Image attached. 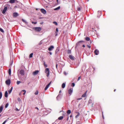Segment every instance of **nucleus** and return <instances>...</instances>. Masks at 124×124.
<instances>
[{
    "instance_id": "36",
    "label": "nucleus",
    "mask_w": 124,
    "mask_h": 124,
    "mask_svg": "<svg viewBox=\"0 0 124 124\" xmlns=\"http://www.w3.org/2000/svg\"><path fill=\"white\" fill-rule=\"evenodd\" d=\"M81 10V8L80 7H78L77 8V10L78 11H80Z\"/></svg>"
},
{
    "instance_id": "48",
    "label": "nucleus",
    "mask_w": 124,
    "mask_h": 124,
    "mask_svg": "<svg viewBox=\"0 0 124 124\" xmlns=\"http://www.w3.org/2000/svg\"><path fill=\"white\" fill-rule=\"evenodd\" d=\"M64 73L65 75H66L67 74L66 72H64Z\"/></svg>"
},
{
    "instance_id": "19",
    "label": "nucleus",
    "mask_w": 124,
    "mask_h": 124,
    "mask_svg": "<svg viewBox=\"0 0 124 124\" xmlns=\"http://www.w3.org/2000/svg\"><path fill=\"white\" fill-rule=\"evenodd\" d=\"M15 0H10L9 1L10 3H15Z\"/></svg>"
},
{
    "instance_id": "11",
    "label": "nucleus",
    "mask_w": 124,
    "mask_h": 124,
    "mask_svg": "<svg viewBox=\"0 0 124 124\" xmlns=\"http://www.w3.org/2000/svg\"><path fill=\"white\" fill-rule=\"evenodd\" d=\"M94 53L95 55H98L99 54V51L97 49H96L94 51Z\"/></svg>"
},
{
    "instance_id": "45",
    "label": "nucleus",
    "mask_w": 124,
    "mask_h": 124,
    "mask_svg": "<svg viewBox=\"0 0 124 124\" xmlns=\"http://www.w3.org/2000/svg\"><path fill=\"white\" fill-rule=\"evenodd\" d=\"M82 99V98H78V99H77V100H80L81 99Z\"/></svg>"
},
{
    "instance_id": "42",
    "label": "nucleus",
    "mask_w": 124,
    "mask_h": 124,
    "mask_svg": "<svg viewBox=\"0 0 124 124\" xmlns=\"http://www.w3.org/2000/svg\"><path fill=\"white\" fill-rule=\"evenodd\" d=\"M79 113H78V115H76V118H77V117L79 116Z\"/></svg>"
},
{
    "instance_id": "23",
    "label": "nucleus",
    "mask_w": 124,
    "mask_h": 124,
    "mask_svg": "<svg viewBox=\"0 0 124 124\" xmlns=\"http://www.w3.org/2000/svg\"><path fill=\"white\" fill-rule=\"evenodd\" d=\"M63 118V116H61L60 117H59L58 118V119L59 120H62Z\"/></svg>"
},
{
    "instance_id": "4",
    "label": "nucleus",
    "mask_w": 124,
    "mask_h": 124,
    "mask_svg": "<svg viewBox=\"0 0 124 124\" xmlns=\"http://www.w3.org/2000/svg\"><path fill=\"white\" fill-rule=\"evenodd\" d=\"M40 11L44 14H45L46 13V11L44 9L42 8L41 9Z\"/></svg>"
},
{
    "instance_id": "44",
    "label": "nucleus",
    "mask_w": 124,
    "mask_h": 124,
    "mask_svg": "<svg viewBox=\"0 0 124 124\" xmlns=\"http://www.w3.org/2000/svg\"><path fill=\"white\" fill-rule=\"evenodd\" d=\"M72 86L73 87H74V86L75 85V84L74 83H72Z\"/></svg>"
},
{
    "instance_id": "24",
    "label": "nucleus",
    "mask_w": 124,
    "mask_h": 124,
    "mask_svg": "<svg viewBox=\"0 0 124 124\" xmlns=\"http://www.w3.org/2000/svg\"><path fill=\"white\" fill-rule=\"evenodd\" d=\"M60 6H59L58 7L54 9V10H58L60 8Z\"/></svg>"
},
{
    "instance_id": "10",
    "label": "nucleus",
    "mask_w": 124,
    "mask_h": 124,
    "mask_svg": "<svg viewBox=\"0 0 124 124\" xmlns=\"http://www.w3.org/2000/svg\"><path fill=\"white\" fill-rule=\"evenodd\" d=\"M39 72V70H36L33 72V74L34 75H36L37 74H38Z\"/></svg>"
},
{
    "instance_id": "27",
    "label": "nucleus",
    "mask_w": 124,
    "mask_h": 124,
    "mask_svg": "<svg viewBox=\"0 0 124 124\" xmlns=\"http://www.w3.org/2000/svg\"><path fill=\"white\" fill-rule=\"evenodd\" d=\"M9 118H8V119H7L5 121H4L2 124H5V123L8 120Z\"/></svg>"
},
{
    "instance_id": "20",
    "label": "nucleus",
    "mask_w": 124,
    "mask_h": 124,
    "mask_svg": "<svg viewBox=\"0 0 124 124\" xmlns=\"http://www.w3.org/2000/svg\"><path fill=\"white\" fill-rule=\"evenodd\" d=\"M85 39L86 41H89L90 40V38L87 37H86Z\"/></svg>"
},
{
    "instance_id": "46",
    "label": "nucleus",
    "mask_w": 124,
    "mask_h": 124,
    "mask_svg": "<svg viewBox=\"0 0 124 124\" xmlns=\"http://www.w3.org/2000/svg\"><path fill=\"white\" fill-rule=\"evenodd\" d=\"M102 117H103V119H104V116H103V112H102Z\"/></svg>"
},
{
    "instance_id": "58",
    "label": "nucleus",
    "mask_w": 124,
    "mask_h": 124,
    "mask_svg": "<svg viewBox=\"0 0 124 124\" xmlns=\"http://www.w3.org/2000/svg\"><path fill=\"white\" fill-rule=\"evenodd\" d=\"M59 95L58 96H57V98L58 97V96H59Z\"/></svg>"
},
{
    "instance_id": "15",
    "label": "nucleus",
    "mask_w": 124,
    "mask_h": 124,
    "mask_svg": "<svg viewBox=\"0 0 124 124\" xmlns=\"http://www.w3.org/2000/svg\"><path fill=\"white\" fill-rule=\"evenodd\" d=\"M70 58L72 60H74V57L71 55H70L69 56Z\"/></svg>"
},
{
    "instance_id": "38",
    "label": "nucleus",
    "mask_w": 124,
    "mask_h": 124,
    "mask_svg": "<svg viewBox=\"0 0 124 124\" xmlns=\"http://www.w3.org/2000/svg\"><path fill=\"white\" fill-rule=\"evenodd\" d=\"M0 31L2 32H4L3 30L1 28H0Z\"/></svg>"
},
{
    "instance_id": "47",
    "label": "nucleus",
    "mask_w": 124,
    "mask_h": 124,
    "mask_svg": "<svg viewBox=\"0 0 124 124\" xmlns=\"http://www.w3.org/2000/svg\"><path fill=\"white\" fill-rule=\"evenodd\" d=\"M84 41H79L78 42L80 43V42H83Z\"/></svg>"
},
{
    "instance_id": "12",
    "label": "nucleus",
    "mask_w": 124,
    "mask_h": 124,
    "mask_svg": "<svg viewBox=\"0 0 124 124\" xmlns=\"http://www.w3.org/2000/svg\"><path fill=\"white\" fill-rule=\"evenodd\" d=\"M54 48V46H51L48 48V50L49 51H51Z\"/></svg>"
},
{
    "instance_id": "7",
    "label": "nucleus",
    "mask_w": 124,
    "mask_h": 124,
    "mask_svg": "<svg viewBox=\"0 0 124 124\" xmlns=\"http://www.w3.org/2000/svg\"><path fill=\"white\" fill-rule=\"evenodd\" d=\"M19 73L21 75H24V72L23 70H21L20 71Z\"/></svg>"
},
{
    "instance_id": "41",
    "label": "nucleus",
    "mask_w": 124,
    "mask_h": 124,
    "mask_svg": "<svg viewBox=\"0 0 124 124\" xmlns=\"http://www.w3.org/2000/svg\"><path fill=\"white\" fill-rule=\"evenodd\" d=\"M87 46L88 48H90L91 47V46H90L89 45H87Z\"/></svg>"
},
{
    "instance_id": "43",
    "label": "nucleus",
    "mask_w": 124,
    "mask_h": 124,
    "mask_svg": "<svg viewBox=\"0 0 124 124\" xmlns=\"http://www.w3.org/2000/svg\"><path fill=\"white\" fill-rule=\"evenodd\" d=\"M32 23L33 24V23H34V24H36L37 23V22H32Z\"/></svg>"
},
{
    "instance_id": "17",
    "label": "nucleus",
    "mask_w": 124,
    "mask_h": 124,
    "mask_svg": "<svg viewBox=\"0 0 124 124\" xmlns=\"http://www.w3.org/2000/svg\"><path fill=\"white\" fill-rule=\"evenodd\" d=\"M5 96L6 97H8V93L7 91H6L5 92Z\"/></svg>"
},
{
    "instance_id": "63",
    "label": "nucleus",
    "mask_w": 124,
    "mask_h": 124,
    "mask_svg": "<svg viewBox=\"0 0 124 124\" xmlns=\"http://www.w3.org/2000/svg\"><path fill=\"white\" fill-rule=\"evenodd\" d=\"M57 2L58 1V0H56Z\"/></svg>"
},
{
    "instance_id": "31",
    "label": "nucleus",
    "mask_w": 124,
    "mask_h": 124,
    "mask_svg": "<svg viewBox=\"0 0 124 124\" xmlns=\"http://www.w3.org/2000/svg\"><path fill=\"white\" fill-rule=\"evenodd\" d=\"M59 48H57L55 51V53H58L59 52Z\"/></svg>"
},
{
    "instance_id": "3",
    "label": "nucleus",
    "mask_w": 124,
    "mask_h": 124,
    "mask_svg": "<svg viewBox=\"0 0 124 124\" xmlns=\"http://www.w3.org/2000/svg\"><path fill=\"white\" fill-rule=\"evenodd\" d=\"M34 28L35 30L37 31H39L41 30V28L40 27H36Z\"/></svg>"
},
{
    "instance_id": "9",
    "label": "nucleus",
    "mask_w": 124,
    "mask_h": 124,
    "mask_svg": "<svg viewBox=\"0 0 124 124\" xmlns=\"http://www.w3.org/2000/svg\"><path fill=\"white\" fill-rule=\"evenodd\" d=\"M7 7H5L4 8L3 10L2 11V13H3V14H4L5 13L6 11H7Z\"/></svg>"
},
{
    "instance_id": "34",
    "label": "nucleus",
    "mask_w": 124,
    "mask_h": 124,
    "mask_svg": "<svg viewBox=\"0 0 124 124\" xmlns=\"http://www.w3.org/2000/svg\"><path fill=\"white\" fill-rule=\"evenodd\" d=\"M53 23L56 25H57V23L56 22H54Z\"/></svg>"
},
{
    "instance_id": "25",
    "label": "nucleus",
    "mask_w": 124,
    "mask_h": 124,
    "mask_svg": "<svg viewBox=\"0 0 124 124\" xmlns=\"http://www.w3.org/2000/svg\"><path fill=\"white\" fill-rule=\"evenodd\" d=\"M3 107L2 106H1L0 107V113L3 110Z\"/></svg>"
},
{
    "instance_id": "1",
    "label": "nucleus",
    "mask_w": 124,
    "mask_h": 124,
    "mask_svg": "<svg viewBox=\"0 0 124 124\" xmlns=\"http://www.w3.org/2000/svg\"><path fill=\"white\" fill-rule=\"evenodd\" d=\"M45 72L46 74V76L48 77L50 74V71L49 69L48 68H46L45 70Z\"/></svg>"
},
{
    "instance_id": "61",
    "label": "nucleus",
    "mask_w": 124,
    "mask_h": 124,
    "mask_svg": "<svg viewBox=\"0 0 124 124\" xmlns=\"http://www.w3.org/2000/svg\"><path fill=\"white\" fill-rule=\"evenodd\" d=\"M58 121V120H56V121H55V122H56L57 121Z\"/></svg>"
},
{
    "instance_id": "18",
    "label": "nucleus",
    "mask_w": 124,
    "mask_h": 124,
    "mask_svg": "<svg viewBox=\"0 0 124 124\" xmlns=\"http://www.w3.org/2000/svg\"><path fill=\"white\" fill-rule=\"evenodd\" d=\"M65 83H63L62 85V87L63 88H65Z\"/></svg>"
},
{
    "instance_id": "33",
    "label": "nucleus",
    "mask_w": 124,
    "mask_h": 124,
    "mask_svg": "<svg viewBox=\"0 0 124 124\" xmlns=\"http://www.w3.org/2000/svg\"><path fill=\"white\" fill-rule=\"evenodd\" d=\"M21 83V82L19 81H18L16 82V83L17 85H19Z\"/></svg>"
},
{
    "instance_id": "6",
    "label": "nucleus",
    "mask_w": 124,
    "mask_h": 124,
    "mask_svg": "<svg viewBox=\"0 0 124 124\" xmlns=\"http://www.w3.org/2000/svg\"><path fill=\"white\" fill-rule=\"evenodd\" d=\"M6 84L7 85H9L10 84V79H8L5 81Z\"/></svg>"
},
{
    "instance_id": "62",
    "label": "nucleus",
    "mask_w": 124,
    "mask_h": 124,
    "mask_svg": "<svg viewBox=\"0 0 124 124\" xmlns=\"http://www.w3.org/2000/svg\"><path fill=\"white\" fill-rule=\"evenodd\" d=\"M37 10H38V9L37 8L36 9Z\"/></svg>"
},
{
    "instance_id": "39",
    "label": "nucleus",
    "mask_w": 124,
    "mask_h": 124,
    "mask_svg": "<svg viewBox=\"0 0 124 124\" xmlns=\"http://www.w3.org/2000/svg\"><path fill=\"white\" fill-rule=\"evenodd\" d=\"M38 93V91H37L35 93V95H37Z\"/></svg>"
},
{
    "instance_id": "49",
    "label": "nucleus",
    "mask_w": 124,
    "mask_h": 124,
    "mask_svg": "<svg viewBox=\"0 0 124 124\" xmlns=\"http://www.w3.org/2000/svg\"><path fill=\"white\" fill-rule=\"evenodd\" d=\"M49 53L50 55H51L52 54V53L51 52H49Z\"/></svg>"
},
{
    "instance_id": "40",
    "label": "nucleus",
    "mask_w": 124,
    "mask_h": 124,
    "mask_svg": "<svg viewBox=\"0 0 124 124\" xmlns=\"http://www.w3.org/2000/svg\"><path fill=\"white\" fill-rule=\"evenodd\" d=\"M81 78V76H80V77H79L78 78L77 81H79Z\"/></svg>"
},
{
    "instance_id": "22",
    "label": "nucleus",
    "mask_w": 124,
    "mask_h": 124,
    "mask_svg": "<svg viewBox=\"0 0 124 124\" xmlns=\"http://www.w3.org/2000/svg\"><path fill=\"white\" fill-rule=\"evenodd\" d=\"M71 113V110H67V113L68 114H70Z\"/></svg>"
},
{
    "instance_id": "59",
    "label": "nucleus",
    "mask_w": 124,
    "mask_h": 124,
    "mask_svg": "<svg viewBox=\"0 0 124 124\" xmlns=\"http://www.w3.org/2000/svg\"><path fill=\"white\" fill-rule=\"evenodd\" d=\"M61 90H60L59 91V93H60L61 92Z\"/></svg>"
},
{
    "instance_id": "26",
    "label": "nucleus",
    "mask_w": 124,
    "mask_h": 124,
    "mask_svg": "<svg viewBox=\"0 0 124 124\" xmlns=\"http://www.w3.org/2000/svg\"><path fill=\"white\" fill-rule=\"evenodd\" d=\"M8 73L9 75H10L11 74V70L10 69H9Z\"/></svg>"
},
{
    "instance_id": "52",
    "label": "nucleus",
    "mask_w": 124,
    "mask_h": 124,
    "mask_svg": "<svg viewBox=\"0 0 124 124\" xmlns=\"http://www.w3.org/2000/svg\"><path fill=\"white\" fill-rule=\"evenodd\" d=\"M83 47H85V45H83Z\"/></svg>"
},
{
    "instance_id": "35",
    "label": "nucleus",
    "mask_w": 124,
    "mask_h": 124,
    "mask_svg": "<svg viewBox=\"0 0 124 124\" xmlns=\"http://www.w3.org/2000/svg\"><path fill=\"white\" fill-rule=\"evenodd\" d=\"M44 66L45 67H47V65L46 64H45V62H44Z\"/></svg>"
},
{
    "instance_id": "21",
    "label": "nucleus",
    "mask_w": 124,
    "mask_h": 124,
    "mask_svg": "<svg viewBox=\"0 0 124 124\" xmlns=\"http://www.w3.org/2000/svg\"><path fill=\"white\" fill-rule=\"evenodd\" d=\"M12 89H13V87H12L10 90H9L8 91L9 94H10L11 93V92L12 91Z\"/></svg>"
},
{
    "instance_id": "60",
    "label": "nucleus",
    "mask_w": 124,
    "mask_h": 124,
    "mask_svg": "<svg viewBox=\"0 0 124 124\" xmlns=\"http://www.w3.org/2000/svg\"><path fill=\"white\" fill-rule=\"evenodd\" d=\"M91 42H92L91 41H90V44H91Z\"/></svg>"
},
{
    "instance_id": "16",
    "label": "nucleus",
    "mask_w": 124,
    "mask_h": 124,
    "mask_svg": "<svg viewBox=\"0 0 124 124\" xmlns=\"http://www.w3.org/2000/svg\"><path fill=\"white\" fill-rule=\"evenodd\" d=\"M87 91H86L83 94L82 96V97H85L86 96V94L87 93Z\"/></svg>"
},
{
    "instance_id": "32",
    "label": "nucleus",
    "mask_w": 124,
    "mask_h": 124,
    "mask_svg": "<svg viewBox=\"0 0 124 124\" xmlns=\"http://www.w3.org/2000/svg\"><path fill=\"white\" fill-rule=\"evenodd\" d=\"M67 53L68 54H70L71 53V50H69L68 51Z\"/></svg>"
},
{
    "instance_id": "55",
    "label": "nucleus",
    "mask_w": 124,
    "mask_h": 124,
    "mask_svg": "<svg viewBox=\"0 0 124 124\" xmlns=\"http://www.w3.org/2000/svg\"><path fill=\"white\" fill-rule=\"evenodd\" d=\"M70 117H72V116L71 115L70 116Z\"/></svg>"
},
{
    "instance_id": "54",
    "label": "nucleus",
    "mask_w": 124,
    "mask_h": 124,
    "mask_svg": "<svg viewBox=\"0 0 124 124\" xmlns=\"http://www.w3.org/2000/svg\"><path fill=\"white\" fill-rule=\"evenodd\" d=\"M26 92H24V93H23V95H24L25 93Z\"/></svg>"
},
{
    "instance_id": "56",
    "label": "nucleus",
    "mask_w": 124,
    "mask_h": 124,
    "mask_svg": "<svg viewBox=\"0 0 124 124\" xmlns=\"http://www.w3.org/2000/svg\"><path fill=\"white\" fill-rule=\"evenodd\" d=\"M57 64H56V68H57Z\"/></svg>"
},
{
    "instance_id": "51",
    "label": "nucleus",
    "mask_w": 124,
    "mask_h": 124,
    "mask_svg": "<svg viewBox=\"0 0 124 124\" xmlns=\"http://www.w3.org/2000/svg\"><path fill=\"white\" fill-rule=\"evenodd\" d=\"M35 108L37 109L38 110H39V109H38V108L37 107H36Z\"/></svg>"
},
{
    "instance_id": "64",
    "label": "nucleus",
    "mask_w": 124,
    "mask_h": 124,
    "mask_svg": "<svg viewBox=\"0 0 124 124\" xmlns=\"http://www.w3.org/2000/svg\"><path fill=\"white\" fill-rule=\"evenodd\" d=\"M0 116H1V115H0Z\"/></svg>"
},
{
    "instance_id": "50",
    "label": "nucleus",
    "mask_w": 124,
    "mask_h": 124,
    "mask_svg": "<svg viewBox=\"0 0 124 124\" xmlns=\"http://www.w3.org/2000/svg\"><path fill=\"white\" fill-rule=\"evenodd\" d=\"M23 91L24 92H26V91L25 90H23L22 91Z\"/></svg>"
},
{
    "instance_id": "53",
    "label": "nucleus",
    "mask_w": 124,
    "mask_h": 124,
    "mask_svg": "<svg viewBox=\"0 0 124 124\" xmlns=\"http://www.w3.org/2000/svg\"><path fill=\"white\" fill-rule=\"evenodd\" d=\"M69 117H68V118H67V121H68V119H69Z\"/></svg>"
},
{
    "instance_id": "8",
    "label": "nucleus",
    "mask_w": 124,
    "mask_h": 124,
    "mask_svg": "<svg viewBox=\"0 0 124 124\" xmlns=\"http://www.w3.org/2000/svg\"><path fill=\"white\" fill-rule=\"evenodd\" d=\"M90 27L91 29L94 30L95 28V25L94 24H91L90 25Z\"/></svg>"
},
{
    "instance_id": "57",
    "label": "nucleus",
    "mask_w": 124,
    "mask_h": 124,
    "mask_svg": "<svg viewBox=\"0 0 124 124\" xmlns=\"http://www.w3.org/2000/svg\"><path fill=\"white\" fill-rule=\"evenodd\" d=\"M116 89H115L114 90V91L115 92L116 91Z\"/></svg>"
},
{
    "instance_id": "2",
    "label": "nucleus",
    "mask_w": 124,
    "mask_h": 124,
    "mask_svg": "<svg viewBox=\"0 0 124 124\" xmlns=\"http://www.w3.org/2000/svg\"><path fill=\"white\" fill-rule=\"evenodd\" d=\"M73 88H71L68 91V94L69 96L71 95L73 91Z\"/></svg>"
},
{
    "instance_id": "30",
    "label": "nucleus",
    "mask_w": 124,
    "mask_h": 124,
    "mask_svg": "<svg viewBox=\"0 0 124 124\" xmlns=\"http://www.w3.org/2000/svg\"><path fill=\"white\" fill-rule=\"evenodd\" d=\"M2 95V92H0V99L1 98Z\"/></svg>"
},
{
    "instance_id": "37",
    "label": "nucleus",
    "mask_w": 124,
    "mask_h": 124,
    "mask_svg": "<svg viewBox=\"0 0 124 124\" xmlns=\"http://www.w3.org/2000/svg\"><path fill=\"white\" fill-rule=\"evenodd\" d=\"M8 103H7L6 104V105L5 106V108H7V107H8Z\"/></svg>"
},
{
    "instance_id": "29",
    "label": "nucleus",
    "mask_w": 124,
    "mask_h": 124,
    "mask_svg": "<svg viewBox=\"0 0 124 124\" xmlns=\"http://www.w3.org/2000/svg\"><path fill=\"white\" fill-rule=\"evenodd\" d=\"M22 21L24 22L25 23H27V22L25 21L24 20V19H22Z\"/></svg>"
},
{
    "instance_id": "13",
    "label": "nucleus",
    "mask_w": 124,
    "mask_h": 124,
    "mask_svg": "<svg viewBox=\"0 0 124 124\" xmlns=\"http://www.w3.org/2000/svg\"><path fill=\"white\" fill-rule=\"evenodd\" d=\"M18 16V14L17 13H13V16L14 17H16Z\"/></svg>"
},
{
    "instance_id": "5",
    "label": "nucleus",
    "mask_w": 124,
    "mask_h": 124,
    "mask_svg": "<svg viewBox=\"0 0 124 124\" xmlns=\"http://www.w3.org/2000/svg\"><path fill=\"white\" fill-rule=\"evenodd\" d=\"M51 82H52V81H50V82L45 87V90H47V88L49 87L50 85L51 84Z\"/></svg>"
},
{
    "instance_id": "28",
    "label": "nucleus",
    "mask_w": 124,
    "mask_h": 124,
    "mask_svg": "<svg viewBox=\"0 0 124 124\" xmlns=\"http://www.w3.org/2000/svg\"><path fill=\"white\" fill-rule=\"evenodd\" d=\"M33 54V53H31L29 55V57L30 58H31L32 57V56Z\"/></svg>"
},
{
    "instance_id": "14",
    "label": "nucleus",
    "mask_w": 124,
    "mask_h": 124,
    "mask_svg": "<svg viewBox=\"0 0 124 124\" xmlns=\"http://www.w3.org/2000/svg\"><path fill=\"white\" fill-rule=\"evenodd\" d=\"M58 29L57 28L56 29V32L55 33V36H57L58 35Z\"/></svg>"
}]
</instances>
